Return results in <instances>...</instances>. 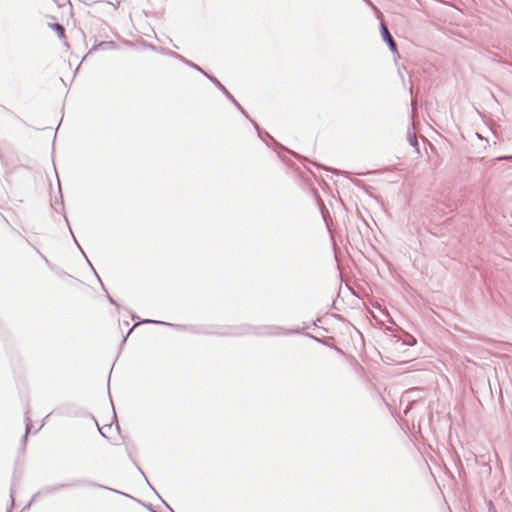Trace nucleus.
<instances>
[{"instance_id":"nucleus-1","label":"nucleus","mask_w":512,"mask_h":512,"mask_svg":"<svg viewBox=\"0 0 512 512\" xmlns=\"http://www.w3.org/2000/svg\"><path fill=\"white\" fill-rule=\"evenodd\" d=\"M381 33H382L383 39L388 43L391 51L396 53L397 52L396 43L393 40L391 34L389 33L388 28L384 24L381 25Z\"/></svg>"},{"instance_id":"nucleus-2","label":"nucleus","mask_w":512,"mask_h":512,"mask_svg":"<svg viewBox=\"0 0 512 512\" xmlns=\"http://www.w3.org/2000/svg\"><path fill=\"white\" fill-rule=\"evenodd\" d=\"M51 28L55 31V33L59 39L65 38L64 28L60 24H52Z\"/></svg>"},{"instance_id":"nucleus-3","label":"nucleus","mask_w":512,"mask_h":512,"mask_svg":"<svg viewBox=\"0 0 512 512\" xmlns=\"http://www.w3.org/2000/svg\"><path fill=\"white\" fill-rule=\"evenodd\" d=\"M29 432V429L27 428L26 429V433H25V436H24V442L26 441V437H27V433Z\"/></svg>"}]
</instances>
